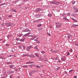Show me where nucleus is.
I'll use <instances>...</instances> for the list:
<instances>
[{
    "label": "nucleus",
    "mask_w": 78,
    "mask_h": 78,
    "mask_svg": "<svg viewBox=\"0 0 78 78\" xmlns=\"http://www.w3.org/2000/svg\"><path fill=\"white\" fill-rule=\"evenodd\" d=\"M15 24L10 23H6V27H10V26H14Z\"/></svg>",
    "instance_id": "1"
},
{
    "label": "nucleus",
    "mask_w": 78,
    "mask_h": 78,
    "mask_svg": "<svg viewBox=\"0 0 78 78\" xmlns=\"http://www.w3.org/2000/svg\"><path fill=\"white\" fill-rule=\"evenodd\" d=\"M61 26V23H56V27L57 28H60Z\"/></svg>",
    "instance_id": "2"
},
{
    "label": "nucleus",
    "mask_w": 78,
    "mask_h": 78,
    "mask_svg": "<svg viewBox=\"0 0 78 78\" xmlns=\"http://www.w3.org/2000/svg\"><path fill=\"white\" fill-rule=\"evenodd\" d=\"M31 48H33V47L31 46H28L27 47V49H26V50L27 51H29L30 50V49Z\"/></svg>",
    "instance_id": "3"
},
{
    "label": "nucleus",
    "mask_w": 78,
    "mask_h": 78,
    "mask_svg": "<svg viewBox=\"0 0 78 78\" xmlns=\"http://www.w3.org/2000/svg\"><path fill=\"white\" fill-rule=\"evenodd\" d=\"M34 62L30 61L27 62L26 63V64H34Z\"/></svg>",
    "instance_id": "4"
},
{
    "label": "nucleus",
    "mask_w": 78,
    "mask_h": 78,
    "mask_svg": "<svg viewBox=\"0 0 78 78\" xmlns=\"http://www.w3.org/2000/svg\"><path fill=\"white\" fill-rule=\"evenodd\" d=\"M41 9L40 8H37L35 10V12H37L38 11H41Z\"/></svg>",
    "instance_id": "5"
},
{
    "label": "nucleus",
    "mask_w": 78,
    "mask_h": 78,
    "mask_svg": "<svg viewBox=\"0 0 78 78\" xmlns=\"http://www.w3.org/2000/svg\"><path fill=\"white\" fill-rule=\"evenodd\" d=\"M24 32L30 31V30L28 28H25L24 30Z\"/></svg>",
    "instance_id": "6"
},
{
    "label": "nucleus",
    "mask_w": 78,
    "mask_h": 78,
    "mask_svg": "<svg viewBox=\"0 0 78 78\" xmlns=\"http://www.w3.org/2000/svg\"><path fill=\"white\" fill-rule=\"evenodd\" d=\"M42 19H38L35 21V22H41V20H42Z\"/></svg>",
    "instance_id": "7"
},
{
    "label": "nucleus",
    "mask_w": 78,
    "mask_h": 78,
    "mask_svg": "<svg viewBox=\"0 0 78 78\" xmlns=\"http://www.w3.org/2000/svg\"><path fill=\"white\" fill-rule=\"evenodd\" d=\"M66 59V57L65 56H63L61 58L62 61H64Z\"/></svg>",
    "instance_id": "8"
},
{
    "label": "nucleus",
    "mask_w": 78,
    "mask_h": 78,
    "mask_svg": "<svg viewBox=\"0 0 78 78\" xmlns=\"http://www.w3.org/2000/svg\"><path fill=\"white\" fill-rule=\"evenodd\" d=\"M73 9L75 10L76 12H78V9L76 8L75 7H73Z\"/></svg>",
    "instance_id": "9"
},
{
    "label": "nucleus",
    "mask_w": 78,
    "mask_h": 78,
    "mask_svg": "<svg viewBox=\"0 0 78 78\" xmlns=\"http://www.w3.org/2000/svg\"><path fill=\"white\" fill-rule=\"evenodd\" d=\"M63 19H64V20H67V21H68V22H69V19H67V17H63Z\"/></svg>",
    "instance_id": "10"
},
{
    "label": "nucleus",
    "mask_w": 78,
    "mask_h": 78,
    "mask_svg": "<svg viewBox=\"0 0 78 78\" xmlns=\"http://www.w3.org/2000/svg\"><path fill=\"white\" fill-rule=\"evenodd\" d=\"M72 35H71V34H68V39H70V37H72Z\"/></svg>",
    "instance_id": "11"
},
{
    "label": "nucleus",
    "mask_w": 78,
    "mask_h": 78,
    "mask_svg": "<svg viewBox=\"0 0 78 78\" xmlns=\"http://www.w3.org/2000/svg\"><path fill=\"white\" fill-rule=\"evenodd\" d=\"M34 48L37 51H39V49L37 48V46H35L34 47Z\"/></svg>",
    "instance_id": "12"
},
{
    "label": "nucleus",
    "mask_w": 78,
    "mask_h": 78,
    "mask_svg": "<svg viewBox=\"0 0 78 78\" xmlns=\"http://www.w3.org/2000/svg\"><path fill=\"white\" fill-rule=\"evenodd\" d=\"M40 15L38 14L36 15V18H39V17H40Z\"/></svg>",
    "instance_id": "13"
},
{
    "label": "nucleus",
    "mask_w": 78,
    "mask_h": 78,
    "mask_svg": "<svg viewBox=\"0 0 78 78\" xmlns=\"http://www.w3.org/2000/svg\"><path fill=\"white\" fill-rule=\"evenodd\" d=\"M43 60L46 62H48V59L47 58H45L43 59Z\"/></svg>",
    "instance_id": "14"
},
{
    "label": "nucleus",
    "mask_w": 78,
    "mask_h": 78,
    "mask_svg": "<svg viewBox=\"0 0 78 78\" xmlns=\"http://www.w3.org/2000/svg\"><path fill=\"white\" fill-rule=\"evenodd\" d=\"M54 4L58 5H59V2H54Z\"/></svg>",
    "instance_id": "15"
},
{
    "label": "nucleus",
    "mask_w": 78,
    "mask_h": 78,
    "mask_svg": "<svg viewBox=\"0 0 78 78\" xmlns=\"http://www.w3.org/2000/svg\"><path fill=\"white\" fill-rule=\"evenodd\" d=\"M30 57L31 58H36V56L33 55H31L30 56Z\"/></svg>",
    "instance_id": "16"
},
{
    "label": "nucleus",
    "mask_w": 78,
    "mask_h": 78,
    "mask_svg": "<svg viewBox=\"0 0 78 78\" xmlns=\"http://www.w3.org/2000/svg\"><path fill=\"white\" fill-rule=\"evenodd\" d=\"M25 40V39L23 38H22L21 39H20V41H21V42H24V41Z\"/></svg>",
    "instance_id": "17"
},
{
    "label": "nucleus",
    "mask_w": 78,
    "mask_h": 78,
    "mask_svg": "<svg viewBox=\"0 0 78 78\" xmlns=\"http://www.w3.org/2000/svg\"><path fill=\"white\" fill-rule=\"evenodd\" d=\"M22 67L24 68H28L27 65H23L22 66Z\"/></svg>",
    "instance_id": "18"
},
{
    "label": "nucleus",
    "mask_w": 78,
    "mask_h": 78,
    "mask_svg": "<svg viewBox=\"0 0 78 78\" xmlns=\"http://www.w3.org/2000/svg\"><path fill=\"white\" fill-rule=\"evenodd\" d=\"M72 19L74 21V22H77V20H75L73 18H72Z\"/></svg>",
    "instance_id": "19"
},
{
    "label": "nucleus",
    "mask_w": 78,
    "mask_h": 78,
    "mask_svg": "<svg viewBox=\"0 0 78 78\" xmlns=\"http://www.w3.org/2000/svg\"><path fill=\"white\" fill-rule=\"evenodd\" d=\"M48 17H51V16H52V14H48Z\"/></svg>",
    "instance_id": "20"
},
{
    "label": "nucleus",
    "mask_w": 78,
    "mask_h": 78,
    "mask_svg": "<svg viewBox=\"0 0 78 78\" xmlns=\"http://www.w3.org/2000/svg\"><path fill=\"white\" fill-rule=\"evenodd\" d=\"M53 52H55V53H57V52H58V51L57 50H55V51H52V53H53Z\"/></svg>",
    "instance_id": "21"
},
{
    "label": "nucleus",
    "mask_w": 78,
    "mask_h": 78,
    "mask_svg": "<svg viewBox=\"0 0 78 78\" xmlns=\"http://www.w3.org/2000/svg\"><path fill=\"white\" fill-rule=\"evenodd\" d=\"M33 66H35L34 65H29V66L30 67V68H31V67H33Z\"/></svg>",
    "instance_id": "22"
},
{
    "label": "nucleus",
    "mask_w": 78,
    "mask_h": 78,
    "mask_svg": "<svg viewBox=\"0 0 78 78\" xmlns=\"http://www.w3.org/2000/svg\"><path fill=\"white\" fill-rule=\"evenodd\" d=\"M9 67L10 68H13V67H14V65H10Z\"/></svg>",
    "instance_id": "23"
},
{
    "label": "nucleus",
    "mask_w": 78,
    "mask_h": 78,
    "mask_svg": "<svg viewBox=\"0 0 78 78\" xmlns=\"http://www.w3.org/2000/svg\"><path fill=\"white\" fill-rule=\"evenodd\" d=\"M23 47V45H20L18 47H19V48H22Z\"/></svg>",
    "instance_id": "24"
},
{
    "label": "nucleus",
    "mask_w": 78,
    "mask_h": 78,
    "mask_svg": "<svg viewBox=\"0 0 78 78\" xmlns=\"http://www.w3.org/2000/svg\"><path fill=\"white\" fill-rule=\"evenodd\" d=\"M42 26V24H39L37 25L38 27H41Z\"/></svg>",
    "instance_id": "25"
},
{
    "label": "nucleus",
    "mask_w": 78,
    "mask_h": 78,
    "mask_svg": "<svg viewBox=\"0 0 78 78\" xmlns=\"http://www.w3.org/2000/svg\"><path fill=\"white\" fill-rule=\"evenodd\" d=\"M7 64H12V62H7Z\"/></svg>",
    "instance_id": "26"
},
{
    "label": "nucleus",
    "mask_w": 78,
    "mask_h": 78,
    "mask_svg": "<svg viewBox=\"0 0 78 78\" xmlns=\"http://www.w3.org/2000/svg\"><path fill=\"white\" fill-rule=\"evenodd\" d=\"M73 72V70L71 69V70H70L69 72V73H72V72Z\"/></svg>",
    "instance_id": "27"
},
{
    "label": "nucleus",
    "mask_w": 78,
    "mask_h": 78,
    "mask_svg": "<svg viewBox=\"0 0 78 78\" xmlns=\"http://www.w3.org/2000/svg\"><path fill=\"white\" fill-rule=\"evenodd\" d=\"M22 36H23V34H21L19 35V37H22Z\"/></svg>",
    "instance_id": "28"
},
{
    "label": "nucleus",
    "mask_w": 78,
    "mask_h": 78,
    "mask_svg": "<svg viewBox=\"0 0 78 78\" xmlns=\"http://www.w3.org/2000/svg\"><path fill=\"white\" fill-rule=\"evenodd\" d=\"M75 1H73L72 2V4H73V5H74V4H75Z\"/></svg>",
    "instance_id": "29"
},
{
    "label": "nucleus",
    "mask_w": 78,
    "mask_h": 78,
    "mask_svg": "<svg viewBox=\"0 0 78 78\" xmlns=\"http://www.w3.org/2000/svg\"><path fill=\"white\" fill-rule=\"evenodd\" d=\"M36 67L37 68H38V69H40V68H41V66H39L37 65L36 66Z\"/></svg>",
    "instance_id": "30"
},
{
    "label": "nucleus",
    "mask_w": 78,
    "mask_h": 78,
    "mask_svg": "<svg viewBox=\"0 0 78 78\" xmlns=\"http://www.w3.org/2000/svg\"><path fill=\"white\" fill-rule=\"evenodd\" d=\"M50 3H51V4H54V2H53V1H51L50 2Z\"/></svg>",
    "instance_id": "31"
},
{
    "label": "nucleus",
    "mask_w": 78,
    "mask_h": 78,
    "mask_svg": "<svg viewBox=\"0 0 78 78\" xmlns=\"http://www.w3.org/2000/svg\"><path fill=\"white\" fill-rule=\"evenodd\" d=\"M35 55L36 56H37V57H39V54H38L37 53L35 54Z\"/></svg>",
    "instance_id": "32"
},
{
    "label": "nucleus",
    "mask_w": 78,
    "mask_h": 78,
    "mask_svg": "<svg viewBox=\"0 0 78 78\" xmlns=\"http://www.w3.org/2000/svg\"><path fill=\"white\" fill-rule=\"evenodd\" d=\"M66 15L68 16H70V13H66Z\"/></svg>",
    "instance_id": "33"
},
{
    "label": "nucleus",
    "mask_w": 78,
    "mask_h": 78,
    "mask_svg": "<svg viewBox=\"0 0 78 78\" xmlns=\"http://www.w3.org/2000/svg\"><path fill=\"white\" fill-rule=\"evenodd\" d=\"M59 69H60V67H59L57 68L56 70H59Z\"/></svg>",
    "instance_id": "34"
},
{
    "label": "nucleus",
    "mask_w": 78,
    "mask_h": 78,
    "mask_svg": "<svg viewBox=\"0 0 78 78\" xmlns=\"http://www.w3.org/2000/svg\"><path fill=\"white\" fill-rule=\"evenodd\" d=\"M23 47L24 50H25V48H26V47H25V46H23Z\"/></svg>",
    "instance_id": "35"
},
{
    "label": "nucleus",
    "mask_w": 78,
    "mask_h": 78,
    "mask_svg": "<svg viewBox=\"0 0 78 78\" xmlns=\"http://www.w3.org/2000/svg\"><path fill=\"white\" fill-rule=\"evenodd\" d=\"M69 51L70 53H72V51H73V50L72 49H71L69 50Z\"/></svg>",
    "instance_id": "36"
},
{
    "label": "nucleus",
    "mask_w": 78,
    "mask_h": 78,
    "mask_svg": "<svg viewBox=\"0 0 78 78\" xmlns=\"http://www.w3.org/2000/svg\"><path fill=\"white\" fill-rule=\"evenodd\" d=\"M41 53H45V52L44 51H42L41 52Z\"/></svg>",
    "instance_id": "37"
},
{
    "label": "nucleus",
    "mask_w": 78,
    "mask_h": 78,
    "mask_svg": "<svg viewBox=\"0 0 78 78\" xmlns=\"http://www.w3.org/2000/svg\"><path fill=\"white\" fill-rule=\"evenodd\" d=\"M75 25H76L77 26H78V25L73 24V25L72 26V27H75Z\"/></svg>",
    "instance_id": "38"
},
{
    "label": "nucleus",
    "mask_w": 78,
    "mask_h": 78,
    "mask_svg": "<svg viewBox=\"0 0 78 78\" xmlns=\"http://www.w3.org/2000/svg\"><path fill=\"white\" fill-rule=\"evenodd\" d=\"M30 36L31 37H34V38H36V36H33V35H30Z\"/></svg>",
    "instance_id": "39"
},
{
    "label": "nucleus",
    "mask_w": 78,
    "mask_h": 78,
    "mask_svg": "<svg viewBox=\"0 0 78 78\" xmlns=\"http://www.w3.org/2000/svg\"><path fill=\"white\" fill-rule=\"evenodd\" d=\"M43 56L44 58H46V57H47V55H45V54H44V55Z\"/></svg>",
    "instance_id": "40"
},
{
    "label": "nucleus",
    "mask_w": 78,
    "mask_h": 78,
    "mask_svg": "<svg viewBox=\"0 0 78 78\" xmlns=\"http://www.w3.org/2000/svg\"><path fill=\"white\" fill-rule=\"evenodd\" d=\"M65 15H66V14L63 13V14H62V16H65Z\"/></svg>",
    "instance_id": "41"
},
{
    "label": "nucleus",
    "mask_w": 78,
    "mask_h": 78,
    "mask_svg": "<svg viewBox=\"0 0 78 78\" xmlns=\"http://www.w3.org/2000/svg\"><path fill=\"white\" fill-rule=\"evenodd\" d=\"M16 41H20V38H17L16 39Z\"/></svg>",
    "instance_id": "42"
},
{
    "label": "nucleus",
    "mask_w": 78,
    "mask_h": 78,
    "mask_svg": "<svg viewBox=\"0 0 78 78\" xmlns=\"http://www.w3.org/2000/svg\"><path fill=\"white\" fill-rule=\"evenodd\" d=\"M69 55H70V53L69 52H67V56H69Z\"/></svg>",
    "instance_id": "43"
},
{
    "label": "nucleus",
    "mask_w": 78,
    "mask_h": 78,
    "mask_svg": "<svg viewBox=\"0 0 78 78\" xmlns=\"http://www.w3.org/2000/svg\"><path fill=\"white\" fill-rule=\"evenodd\" d=\"M13 11L14 12H16V9H14L13 10Z\"/></svg>",
    "instance_id": "44"
},
{
    "label": "nucleus",
    "mask_w": 78,
    "mask_h": 78,
    "mask_svg": "<svg viewBox=\"0 0 78 78\" xmlns=\"http://www.w3.org/2000/svg\"><path fill=\"white\" fill-rule=\"evenodd\" d=\"M12 16V15H10L9 16H8V17H11Z\"/></svg>",
    "instance_id": "45"
},
{
    "label": "nucleus",
    "mask_w": 78,
    "mask_h": 78,
    "mask_svg": "<svg viewBox=\"0 0 78 78\" xmlns=\"http://www.w3.org/2000/svg\"><path fill=\"white\" fill-rule=\"evenodd\" d=\"M19 69H20V68H18V69H15V70L16 72H17V71L19 70Z\"/></svg>",
    "instance_id": "46"
},
{
    "label": "nucleus",
    "mask_w": 78,
    "mask_h": 78,
    "mask_svg": "<svg viewBox=\"0 0 78 78\" xmlns=\"http://www.w3.org/2000/svg\"><path fill=\"white\" fill-rule=\"evenodd\" d=\"M75 45H76V46H78V44H75Z\"/></svg>",
    "instance_id": "47"
},
{
    "label": "nucleus",
    "mask_w": 78,
    "mask_h": 78,
    "mask_svg": "<svg viewBox=\"0 0 78 78\" xmlns=\"http://www.w3.org/2000/svg\"><path fill=\"white\" fill-rule=\"evenodd\" d=\"M37 43H40V41H37Z\"/></svg>",
    "instance_id": "48"
},
{
    "label": "nucleus",
    "mask_w": 78,
    "mask_h": 78,
    "mask_svg": "<svg viewBox=\"0 0 78 78\" xmlns=\"http://www.w3.org/2000/svg\"><path fill=\"white\" fill-rule=\"evenodd\" d=\"M13 50H14V49H12V50H11V51H12V52H14V51Z\"/></svg>",
    "instance_id": "49"
},
{
    "label": "nucleus",
    "mask_w": 78,
    "mask_h": 78,
    "mask_svg": "<svg viewBox=\"0 0 78 78\" xmlns=\"http://www.w3.org/2000/svg\"><path fill=\"white\" fill-rule=\"evenodd\" d=\"M30 34V33H27V34H26L27 35H29V34Z\"/></svg>",
    "instance_id": "50"
},
{
    "label": "nucleus",
    "mask_w": 78,
    "mask_h": 78,
    "mask_svg": "<svg viewBox=\"0 0 78 78\" xmlns=\"http://www.w3.org/2000/svg\"><path fill=\"white\" fill-rule=\"evenodd\" d=\"M5 45H6V46H7V47H8V46H9V44H5Z\"/></svg>",
    "instance_id": "51"
},
{
    "label": "nucleus",
    "mask_w": 78,
    "mask_h": 78,
    "mask_svg": "<svg viewBox=\"0 0 78 78\" xmlns=\"http://www.w3.org/2000/svg\"><path fill=\"white\" fill-rule=\"evenodd\" d=\"M47 35H49V36H50L51 35H50V34L48 33H47Z\"/></svg>",
    "instance_id": "52"
},
{
    "label": "nucleus",
    "mask_w": 78,
    "mask_h": 78,
    "mask_svg": "<svg viewBox=\"0 0 78 78\" xmlns=\"http://www.w3.org/2000/svg\"><path fill=\"white\" fill-rule=\"evenodd\" d=\"M34 41H36L37 42V39H35L34 40Z\"/></svg>",
    "instance_id": "53"
},
{
    "label": "nucleus",
    "mask_w": 78,
    "mask_h": 78,
    "mask_svg": "<svg viewBox=\"0 0 78 78\" xmlns=\"http://www.w3.org/2000/svg\"><path fill=\"white\" fill-rule=\"evenodd\" d=\"M3 41L2 39H0V41Z\"/></svg>",
    "instance_id": "54"
},
{
    "label": "nucleus",
    "mask_w": 78,
    "mask_h": 78,
    "mask_svg": "<svg viewBox=\"0 0 78 78\" xmlns=\"http://www.w3.org/2000/svg\"><path fill=\"white\" fill-rule=\"evenodd\" d=\"M9 57H11V56H12V55H9Z\"/></svg>",
    "instance_id": "55"
},
{
    "label": "nucleus",
    "mask_w": 78,
    "mask_h": 78,
    "mask_svg": "<svg viewBox=\"0 0 78 78\" xmlns=\"http://www.w3.org/2000/svg\"><path fill=\"white\" fill-rule=\"evenodd\" d=\"M64 72L66 74H67V72L66 71H65Z\"/></svg>",
    "instance_id": "56"
},
{
    "label": "nucleus",
    "mask_w": 78,
    "mask_h": 78,
    "mask_svg": "<svg viewBox=\"0 0 78 78\" xmlns=\"http://www.w3.org/2000/svg\"><path fill=\"white\" fill-rule=\"evenodd\" d=\"M5 5V3H4L2 4V5Z\"/></svg>",
    "instance_id": "57"
},
{
    "label": "nucleus",
    "mask_w": 78,
    "mask_h": 78,
    "mask_svg": "<svg viewBox=\"0 0 78 78\" xmlns=\"http://www.w3.org/2000/svg\"><path fill=\"white\" fill-rule=\"evenodd\" d=\"M71 16H72L73 17V16H73V14H72V15H71Z\"/></svg>",
    "instance_id": "58"
},
{
    "label": "nucleus",
    "mask_w": 78,
    "mask_h": 78,
    "mask_svg": "<svg viewBox=\"0 0 78 78\" xmlns=\"http://www.w3.org/2000/svg\"><path fill=\"white\" fill-rule=\"evenodd\" d=\"M17 78H20V76H18Z\"/></svg>",
    "instance_id": "59"
},
{
    "label": "nucleus",
    "mask_w": 78,
    "mask_h": 78,
    "mask_svg": "<svg viewBox=\"0 0 78 78\" xmlns=\"http://www.w3.org/2000/svg\"><path fill=\"white\" fill-rule=\"evenodd\" d=\"M74 78H76V76H75L74 77Z\"/></svg>",
    "instance_id": "60"
},
{
    "label": "nucleus",
    "mask_w": 78,
    "mask_h": 78,
    "mask_svg": "<svg viewBox=\"0 0 78 78\" xmlns=\"http://www.w3.org/2000/svg\"><path fill=\"white\" fill-rule=\"evenodd\" d=\"M53 51V49H51V51Z\"/></svg>",
    "instance_id": "61"
},
{
    "label": "nucleus",
    "mask_w": 78,
    "mask_h": 78,
    "mask_svg": "<svg viewBox=\"0 0 78 78\" xmlns=\"http://www.w3.org/2000/svg\"><path fill=\"white\" fill-rule=\"evenodd\" d=\"M54 59H55V60H57V58H54Z\"/></svg>",
    "instance_id": "62"
},
{
    "label": "nucleus",
    "mask_w": 78,
    "mask_h": 78,
    "mask_svg": "<svg viewBox=\"0 0 78 78\" xmlns=\"http://www.w3.org/2000/svg\"><path fill=\"white\" fill-rule=\"evenodd\" d=\"M58 62H61V61H58Z\"/></svg>",
    "instance_id": "63"
},
{
    "label": "nucleus",
    "mask_w": 78,
    "mask_h": 78,
    "mask_svg": "<svg viewBox=\"0 0 78 78\" xmlns=\"http://www.w3.org/2000/svg\"><path fill=\"white\" fill-rule=\"evenodd\" d=\"M11 76H10V78H12V77H11Z\"/></svg>",
    "instance_id": "64"
}]
</instances>
